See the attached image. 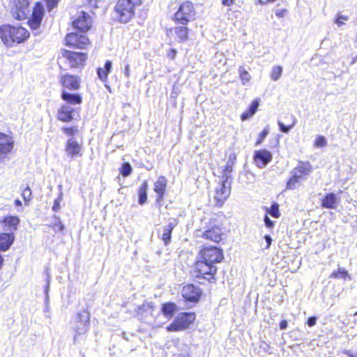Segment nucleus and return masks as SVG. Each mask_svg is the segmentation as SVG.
Instances as JSON below:
<instances>
[{
  "label": "nucleus",
  "instance_id": "f257e3e1",
  "mask_svg": "<svg viewBox=\"0 0 357 357\" xmlns=\"http://www.w3.org/2000/svg\"><path fill=\"white\" fill-rule=\"evenodd\" d=\"M29 33L22 26L3 25L0 26V37L6 46H13L15 43H20L28 38Z\"/></svg>",
  "mask_w": 357,
  "mask_h": 357
},
{
  "label": "nucleus",
  "instance_id": "f03ea898",
  "mask_svg": "<svg viewBox=\"0 0 357 357\" xmlns=\"http://www.w3.org/2000/svg\"><path fill=\"white\" fill-rule=\"evenodd\" d=\"M86 59V54L84 53L63 50L58 57V63L61 69L67 70L68 68H76L82 65Z\"/></svg>",
  "mask_w": 357,
  "mask_h": 357
},
{
  "label": "nucleus",
  "instance_id": "7ed1b4c3",
  "mask_svg": "<svg viewBox=\"0 0 357 357\" xmlns=\"http://www.w3.org/2000/svg\"><path fill=\"white\" fill-rule=\"evenodd\" d=\"M312 170L309 162H299L298 165L291 172V176L287 183V189L294 190Z\"/></svg>",
  "mask_w": 357,
  "mask_h": 357
},
{
  "label": "nucleus",
  "instance_id": "20e7f679",
  "mask_svg": "<svg viewBox=\"0 0 357 357\" xmlns=\"http://www.w3.org/2000/svg\"><path fill=\"white\" fill-rule=\"evenodd\" d=\"M90 314L88 310L79 311L76 316L73 326L74 342L78 341L79 337L84 335L89 328Z\"/></svg>",
  "mask_w": 357,
  "mask_h": 357
},
{
  "label": "nucleus",
  "instance_id": "39448f33",
  "mask_svg": "<svg viewBox=\"0 0 357 357\" xmlns=\"http://www.w3.org/2000/svg\"><path fill=\"white\" fill-rule=\"evenodd\" d=\"M137 5L132 1L118 0L115 11L121 22H128L135 15V7Z\"/></svg>",
  "mask_w": 357,
  "mask_h": 357
},
{
  "label": "nucleus",
  "instance_id": "423d86ee",
  "mask_svg": "<svg viewBox=\"0 0 357 357\" xmlns=\"http://www.w3.org/2000/svg\"><path fill=\"white\" fill-rule=\"evenodd\" d=\"M195 15L193 3L190 1H185L179 6L174 17L177 22L181 24H187L188 22L194 19Z\"/></svg>",
  "mask_w": 357,
  "mask_h": 357
},
{
  "label": "nucleus",
  "instance_id": "0eeeda50",
  "mask_svg": "<svg viewBox=\"0 0 357 357\" xmlns=\"http://www.w3.org/2000/svg\"><path fill=\"white\" fill-rule=\"evenodd\" d=\"M215 273L216 267L203 259L197 261L195 264L193 275L197 278L210 280Z\"/></svg>",
  "mask_w": 357,
  "mask_h": 357
},
{
  "label": "nucleus",
  "instance_id": "6e6552de",
  "mask_svg": "<svg viewBox=\"0 0 357 357\" xmlns=\"http://www.w3.org/2000/svg\"><path fill=\"white\" fill-rule=\"evenodd\" d=\"M195 319L194 313H182L167 327L169 331H178L185 329Z\"/></svg>",
  "mask_w": 357,
  "mask_h": 357
},
{
  "label": "nucleus",
  "instance_id": "1a4fd4ad",
  "mask_svg": "<svg viewBox=\"0 0 357 357\" xmlns=\"http://www.w3.org/2000/svg\"><path fill=\"white\" fill-rule=\"evenodd\" d=\"M200 255L202 259L212 265L220 262L223 258L222 250L217 247L204 248L201 250Z\"/></svg>",
  "mask_w": 357,
  "mask_h": 357
},
{
  "label": "nucleus",
  "instance_id": "9d476101",
  "mask_svg": "<svg viewBox=\"0 0 357 357\" xmlns=\"http://www.w3.org/2000/svg\"><path fill=\"white\" fill-rule=\"evenodd\" d=\"M28 0H10L9 2L13 15L20 20L25 17L28 11Z\"/></svg>",
  "mask_w": 357,
  "mask_h": 357
},
{
  "label": "nucleus",
  "instance_id": "9b49d317",
  "mask_svg": "<svg viewBox=\"0 0 357 357\" xmlns=\"http://www.w3.org/2000/svg\"><path fill=\"white\" fill-rule=\"evenodd\" d=\"M66 44L73 47L84 49L89 44V40L82 34L70 33L66 37Z\"/></svg>",
  "mask_w": 357,
  "mask_h": 357
},
{
  "label": "nucleus",
  "instance_id": "f8f14e48",
  "mask_svg": "<svg viewBox=\"0 0 357 357\" xmlns=\"http://www.w3.org/2000/svg\"><path fill=\"white\" fill-rule=\"evenodd\" d=\"M231 192V182L222 181L221 183L216 188L214 199L217 201V204L222 206L226 199L229 197Z\"/></svg>",
  "mask_w": 357,
  "mask_h": 357
},
{
  "label": "nucleus",
  "instance_id": "ddd939ff",
  "mask_svg": "<svg viewBox=\"0 0 357 357\" xmlns=\"http://www.w3.org/2000/svg\"><path fill=\"white\" fill-rule=\"evenodd\" d=\"M43 16V5L40 2L36 3L33 10L31 18L29 20V26L31 29L36 30L40 26Z\"/></svg>",
  "mask_w": 357,
  "mask_h": 357
},
{
  "label": "nucleus",
  "instance_id": "4468645a",
  "mask_svg": "<svg viewBox=\"0 0 357 357\" xmlns=\"http://www.w3.org/2000/svg\"><path fill=\"white\" fill-rule=\"evenodd\" d=\"M14 143L11 136L0 132V159L4 158L7 154L11 152Z\"/></svg>",
  "mask_w": 357,
  "mask_h": 357
},
{
  "label": "nucleus",
  "instance_id": "2eb2a0df",
  "mask_svg": "<svg viewBox=\"0 0 357 357\" xmlns=\"http://www.w3.org/2000/svg\"><path fill=\"white\" fill-rule=\"evenodd\" d=\"M272 160V154L266 149L255 151L254 153L255 164L259 168L265 167Z\"/></svg>",
  "mask_w": 357,
  "mask_h": 357
},
{
  "label": "nucleus",
  "instance_id": "dca6fc26",
  "mask_svg": "<svg viewBox=\"0 0 357 357\" xmlns=\"http://www.w3.org/2000/svg\"><path fill=\"white\" fill-rule=\"evenodd\" d=\"M91 24L92 20L90 16L84 12H81L77 18L73 23L74 28L82 32L88 31L91 28Z\"/></svg>",
  "mask_w": 357,
  "mask_h": 357
},
{
  "label": "nucleus",
  "instance_id": "f3484780",
  "mask_svg": "<svg viewBox=\"0 0 357 357\" xmlns=\"http://www.w3.org/2000/svg\"><path fill=\"white\" fill-rule=\"evenodd\" d=\"M65 151L72 158L82 155V144H79L75 138L72 137L66 142Z\"/></svg>",
  "mask_w": 357,
  "mask_h": 357
},
{
  "label": "nucleus",
  "instance_id": "a211bd4d",
  "mask_svg": "<svg viewBox=\"0 0 357 357\" xmlns=\"http://www.w3.org/2000/svg\"><path fill=\"white\" fill-rule=\"evenodd\" d=\"M181 294L183 297L186 300L192 302H196L198 301L201 292L198 287H195L192 284H188L183 287Z\"/></svg>",
  "mask_w": 357,
  "mask_h": 357
},
{
  "label": "nucleus",
  "instance_id": "6ab92c4d",
  "mask_svg": "<svg viewBox=\"0 0 357 357\" xmlns=\"http://www.w3.org/2000/svg\"><path fill=\"white\" fill-rule=\"evenodd\" d=\"M176 225L177 220L176 219L172 218L169 220L168 224L167 225H164L162 227V233L160 234V238L165 245H168L170 243L171 234L172 230L176 226Z\"/></svg>",
  "mask_w": 357,
  "mask_h": 357
},
{
  "label": "nucleus",
  "instance_id": "aec40b11",
  "mask_svg": "<svg viewBox=\"0 0 357 357\" xmlns=\"http://www.w3.org/2000/svg\"><path fill=\"white\" fill-rule=\"evenodd\" d=\"M19 223L20 219L17 216L6 217L2 221L3 229L5 232L14 234Z\"/></svg>",
  "mask_w": 357,
  "mask_h": 357
},
{
  "label": "nucleus",
  "instance_id": "412c9836",
  "mask_svg": "<svg viewBox=\"0 0 357 357\" xmlns=\"http://www.w3.org/2000/svg\"><path fill=\"white\" fill-rule=\"evenodd\" d=\"M167 181L165 176H160L154 183L153 190L157 193V201L160 202L163 199L165 190L167 188Z\"/></svg>",
  "mask_w": 357,
  "mask_h": 357
},
{
  "label": "nucleus",
  "instance_id": "4be33fe9",
  "mask_svg": "<svg viewBox=\"0 0 357 357\" xmlns=\"http://www.w3.org/2000/svg\"><path fill=\"white\" fill-rule=\"evenodd\" d=\"M61 84L63 87L70 90H77L79 88V79L77 76L66 75L62 77Z\"/></svg>",
  "mask_w": 357,
  "mask_h": 357
},
{
  "label": "nucleus",
  "instance_id": "5701e85b",
  "mask_svg": "<svg viewBox=\"0 0 357 357\" xmlns=\"http://www.w3.org/2000/svg\"><path fill=\"white\" fill-rule=\"evenodd\" d=\"M15 240V235L12 233H0V250H8Z\"/></svg>",
  "mask_w": 357,
  "mask_h": 357
},
{
  "label": "nucleus",
  "instance_id": "b1692460",
  "mask_svg": "<svg viewBox=\"0 0 357 357\" xmlns=\"http://www.w3.org/2000/svg\"><path fill=\"white\" fill-rule=\"evenodd\" d=\"M203 236L206 239L218 243L222 239L221 229L219 227H213L212 228L206 230L204 233Z\"/></svg>",
  "mask_w": 357,
  "mask_h": 357
},
{
  "label": "nucleus",
  "instance_id": "393cba45",
  "mask_svg": "<svg viewBox=\"0 0 357 357\" xmlns=\"http://www.w3.org/2000/svg\"><path fill=\"white\" fill-rule=\"evenodd\" d=\"M73 107L67 105H64L58 112V119L64 122L70 121L73 119Z\"/></svg>",
  "mask_w": 357,
  "mask_h": 357
},
{
  "label": "nucleus",
  "instance_id": "a878e982",
  "mask_svg": "<svg viewBox=\"0 0 357 357\" xmlns=\"http://www.w3.org/2000/svg\"><path fill=\"white\" fill-rule=\"evenodd\" d=\"M324 208L335 209L337 206V197L333 193L327 194L321 200Z\"/></svg>",
  "mask_w": 357,
  "mask_h": 357
},
{
  "label": "nucleus",
  "instance_id": "bb28decb",
  "mask_svg": "<svg viewBox=\"0 0 357 357\" xmlns=\"http://www.w3.org/2000/svg\"><path fill=\"white\" fill-rule=\"evenodd\" d=\"M61 98L69 104L76 105L82 102V97L79 94L70 93L66 91H62Z\"/></svg>",
  "mask_w": 357,
  "mask_h": 357
},
{
  "label": "nucleus",
  "instance_id": "cd10ccee",
  "mask_svg": "<svg viewBox=\"0 0 357 357\" xmlns=\"http://www.w3.org/2000/svg\"><path fill=\"white\" fill-rule=\"evenodd\" d=\"M234 164V162L233 160L229 158V160L227 162V165L225 167H220L222 169L221 174L222 177V181H229V179L231 178V173L233 170V165Z\"/></svg>",
  "mask_w": 357,
  "mask_h": 357
},
{
  "label": "nucleus",
  "instance_id": "c85d7f7f",
  "mask_svg": "<svg viewBox=\"0 0 357 357\" xmlns=\"http://www.w3.org/2000/svg\"><path fill=\"white\" fill-rule=\"evenodd\" d=\"M112 66V61H107L105 62V66H104L103 68H98L97 74H98V77L102 81H106L107 80V75H108V74L109 73V72L111 70Z\"/></svg>",
  "mask_w": 357,
  "mask_h": 357
},
{
  "label": "nucleus",
  "instance_id": "c756f323",
  "mask_svg": "<svg viewBox=\"0 0 357 357\" xmlns=\"http://www.w3.org/2000/svg\"><path fill=\"white\" fill-rule=\"evenodd\" d=\"M147 189H148V182L147 181H144L141 184L139 190H138V196L139 200L138 202L139 204L142 205L146 202L147 200Z\"/></svg>",
  "mask_w": 357,
  "mask_h": 357
},
{
  "label": "nucleus",
  "instance_id": "7c9ffc66",
  "mask_svg": "<svg viewBox=\"0 0 357 357\" xmlns=\"http://www.w3.org/2000/svg\"><path fill=\"white\" fill-rule=\"evenodd\" d=\"M177 307L173 303H167L162 305V312L166 317H172L176 312Z\"/></svg>",
  "mask_w": 357,
  "mask_h": 357
},
{
  "label": "nucleus",
  "instance_id": "2f4dec72",
  "mask_svg": "<svg viewBox=\"0 0 357 357\" xmlns=\"http://www.w3.org/2000/svg\"><path fill=\"white\" fill-rule=\"evenodd\" d=\"M175 33L180 40V41H184L188 39V28L185 26H178L175 28Z\"/></svg>",
  "mask_w": 357,
  "mask_h": 357
},
{
  "label": "nucleus",
  "instance_id": "473e14b6",
  "mask_svg": "<svg viewBox=\"0 0 357 357\" xmlns=\"http://www.w3.org/2000/svg\"><path fill=\"white\" fill-rule=\"evenodd\" d=\"M238 73L241 80L243 85H245L247 83L250 82V75L246 70H245L243 67H240L238 68Z\"/></svg>",
  "mask_w": 357,
  "mask_h": 357
},
{
  "label": "nucleus",
  "instance_id": "72a5a7b5",
  "mask_svg": "<svg viewBox=\"0 0 357 357\" xmlns=\"http://www.w3.org/2000/svg\"><path fill=\"white\" fill-rule=\"evenodd\" d=\"M31 195H32V192H31V190L30 189V188L29 186H26L22 190V197L24 199V204L28 206L29 204V202L31 199Z\"/></svg>",
  "mask_w": 357,
  "mask_h": 357
},
{
  "label": "nucleus",
  "instance_id": "f704fd0d",
  "mask_svg": "<svg viewBox=\"0 0 357 357\" xmlns=\"http://www.w3.org/2000/svg\"><path fill=\"white\" fill-rule=\"evenodd\" d=\"M282 73V68L280 66L273 67L271 77L273 80L277 81L280 79Z\"/></svg>",
  "mask_w": 357,
  "mask_h": 357
},
{
  "label": "nucleus",
  "instance_id": "c9c22d12",
  "mask_svg": "<svg viewBox=\"0 0 357 357\" xmlns=\"http://www.w3.org/2000/svg\"><path fill=\"white\" fill-rule=\"evenodd\" d=\"M266 211L273 218H278L280 216L279 211V205L277 203L272 204L270 208H266Z\"/></svg>",
  "mask_w": 357,
  "mask_h": 357
},
{
  "label": "nucleus",
  "instance_id": "e433bc0d",
  "mask_svg": "<svg viewBox=\"0 0 357 357\" xmlns=\"http://www.w3.org/2000/svg\"><path fill=\"white\" fill-rule=\"evenodd\" d=\"M327 145V140L325 137L319 135L314 140V146L317 148H322Z\"/></svg>",
  "mask_w": 357,
  "mask_h": 357
},
{
  "label": "nucleus",
  "instance_id": "4c0bfd02",
  "mask_svg": "<svg viewBox=\"0 0 357 357\" xmlns=\"http://www.w3.org/2000/svg\"><path fill=\"white\" fill-rule=\"evenodd\" d=\"M132 167L131 165L128 163H123L122 165V167L121 168V173L123 176H128L132 173Z\"/></svg>",
  "mask_w": 357,
  "mask_h": 357
},
{
  "label": "nucleus",
  "instance_id": "58836bf2",
  "mask_svg": "<svg viewBox=\"0 0 357 357\" xmlns=\"http://www.w3.org/2000/svg\"><path fill=\"white\" fill-rule=\"evenodd\" d=\"M52 227L55 231H62L65 227L62 224L61 220L59 218L55 217V221L53 223Z\"/></svg>",
  "mask_w": 357,
  "mask_h": 357
},
{
  "label": "nucleus",
  "instance_id": "ea45409f",
  "mask_svg": "<svg viewBox=\"0 0 357 357\" xmlns=\"http://www.w3.org/2000/svg\"><path fill=\"white\" fill-rule=\"evenodd\" d=\"M296 119L294 118V121H293V123L291 125V126H285L283 123H282L281 121H278V126L280 127V130L282 132H284V133H288L289 132V130L294 126L295 123H296Z\"/></svg>",
  "mask_w": 357,
  "mask_h": 357
},
{
  "label": "nucleus",
  "instance_id": "a19ab883",
  "mask_svg": "<svg viewBox=\"0 0 357 357\" xmlns=\"http://www.w3.org/2000/svg\"><path fill=\"white\" fill-rule=\"evenodd\" d=\"M63 193L61 192L58 198L54 201V204L52 206V210L55 212L58 211L60 209V202L62 200Z\"/></svg>",
  "mask_w": 357,
  "mask_h": 357
},
{
  "label": "nucleus",
  "instance_id": "79ce46f5",
  "mask_svg": "<svg viewBox=\"0 0 357 357\" xmlns=\"http://www.w3.org/2000/svg\"><path fill=\"white\" fill-rule=\"evenodd\" d=\"M268 128H264V130L259 134V138L257 139L256 142V146H258L261 144L262 140L268 135Z\"/></svg>",
  "mask_w": 357,
  "mask_h": 357
},
{
  "label": "nucleus",
  "instance_id": "37998d69",
  "mask_svg": "<svg viewBox=\"0 0 357 357\" xmlns=\"http://www.w3.org/2000/svg\"><path fill=\"white\" fill-rule=\"evenodd\" d=\"M348 275V273L347 271L338 269L337 271L333 272L331 275L332 278H337L339 276H341L343 278H345L346 276Z\"/></svg>",
  "mask_w": 357,
  "mask_h": 357
},
{
  "label": "nucleus",
  "instance_id": "c03bdc74",
  "mask_svg": "<svg viewBox=\"0 0 357 357\" xmlns=\"http://www.w3.org/2000/svg\"><path fill=\"white\" fill-rule=\"evenodd\" d=\"M348 17L342 15H339L335 20V23L339 26H342L344 24V20H347Z\"/></svg>",
  "mask_w": 357,
  "mask_h": 357
},
{
  "label": "nucleus",
  "instance_id": "a18cd8bd",
  "mask_svg": "<svg viewBox=\"0 0 357 357\" xmlns=\"http://www.w3.org/2000/svg\"><path fill=\"white\" fill-rule=\"evenodd\" d=\"M259 105V102L258 100H255L252 102V104L250 105V106L249 107V111L251 112V114H255L257 112Z\"/></svg>",
  "mask_w": 357,
  "mask_h": 357
},
{
  "label": "nucleus",
  "instance_id": "49530a36",
  "mask_svg": "<svg viewBox=\"0 0 357 357\" xmlns=\"http://www.w3.org/2000/svg\"><path fill=\"white\" fill-rule=\"evenodd\" d=\"M63 130L66 135L72 137L77 132V130L75 128H63Z\"/></svg>",
  "mask_w": 357,
  "mask_h": 357
},
{
  "label": "nucleus",
  "instance_id": "de8ad7c7",
  "mask_svg": "<svg viewBox=\"0 0 357 357\" xmlns=\"http://www.w3.org/2000/svg\"><path fill=\"white\" fill-rule=\"evenodd\" d=\"M287 13V10L282 8V9H278L275 10V15L278 17L282 18L284 17Z\"/></svg>",
  "mask_w": 357,
  "mask_h": 357
},
{
  "label": "nucleus",
  "instance_id": "09e8293b",
  "mask_svg": "<svg viewBox=\"0 0 357 357\" xmlns=\"http://www.w3.org/2000/svg\"><path fill=\"white\" fill-rule=\"evenodd\" d=\"M254 114H251V112L249 109L245 112H243L241 116V119L242 121H245L251 118Z\"/></svg>",
  "mask_w": 357,
  "mask_h": 357
},
{
  "label": "nucleus",
  "instance_id": "8fccbe9b",
  "mask_svg": "<svg viewBox=\"0 0 357 357\" xmlns=\"http://www.w3.org/2000/svg\"><path fill=\"white\" fill-rule=\"evenodd\" d=\"M264 220L266 226L268 228H273V227L274 223H273V222L272 220H271V219L268 218V216L267 215H265Z\"/></svg>",
  "mask_w": 357,
  "mask_h": 357
},
{
  "label": "nucleus",
  "instance_id": "3c124183",
  "mask_svg": "<svg viewBox=\"0 0 357 357\" xmlns=\"http://www.w3.org/2000/svg\"><path fill=\"white\" fill-rule=\"evenodd\" d=\"M236 0H222V4L225 6H231L234 4Z\"/></svg>",
  "mask_w": 357,
  "mask_h": 357
},
{
  "label": "nucleus",
  "instance_id": "603ef678",
  "mask_svg": "<svg viewBox=\"0 0 357 357\" xmlns=\"http://www.w3.org/2000/svg\"><path fill=\"white\" fill-rule=\"evenodd\" d=\"M89 6L91 8H96L98 7V0H89Z\"/></svg>",
  "mask_w": 357,
  "mask_h": 357
},
{
  "label": "nucleus",
  "instance_id": "864d4df0",
  "mask_svg": "<svg viewBox=\"0 0 357 357\" xmlns=\"http://www.w3.org/2000/svg\"><path fill=\"white\" fill-rule=\"evenodd\" d=\"M124 75L126 78L130 77V65L127 63L125 66L124 70H123Z\"/></svg>",
  "mask_w": 357,
  "mask_h": 357
},
{
  "label": "nucleus",
  "instance_id": "5fc2aeb1",
  "mask_svg": "<svg viewBox=\"0 0 357 357\" xmlns=\"http://www.w3.org/2000/svg\"><path fill=\"white\" fill-rule=\"evenodd\" d=\"M264 239H265V241L266 242V244H267L266 248L268 249V248H270V246L271 245L272 238H271V237L269 235H266L264 236Z\"/></svg>",
  "mask_w": 357,
  "mask_h": 357
},
{
  "label": "nucleus",
  "instance_id": "6e6d98bb",
  "mask_svg": "<svg viewBox=\"0 0 357 357\" xmlns=\"http://www.w3.org/2000/svg\"><path fill=\"white\" fill-rule=\"evenodd\" d=\"M316 321H317L316 317H310V318L308 319V320H307V325H308L309 326H310V327H311V326H314V325H315V324H316Z\"/></svg>",
  "mask_w": 357,
  "mask_h": 357
},
{
  "label": "nucleus",
  "instance_id": "4d7b16f0",
  "mask_svg": "<svg viewBox=\"0 0 357 357\" xmlns=\"http://www.w3.org/2000/svg\"><path fill=\"white\" fill-rule=\"evenodd\" d=\"M57 2L56 1H50L47 3V7L50 10L52 9L54 7L56 6Z\"/></svg>",
  "mask_w": 357,
  "mask_h": 357
},
{
  "label": "nucleus",
  "instance_id": "13d9d810",
  "mask_svg": "<svg viewBox=\"0 0 357 357\" xmlns=\"http://www.w3.org/2000/svg\"><path fill=\"white\" fill-rule=\"evenodd\" d=\"M287 327V322L286 320H282L280 324V328L282 330L286 329Z\"/></svg>",
  "mask_w": 357,
  "mask_h": 357
},
{
  "label": "nucleus",
  "instance_id": "bf43d9fd",
  "mask_svg": "<svg viewBox=\"0 0 357 357\" xmlns=\"http://www.w3.org/2000/svg\"><path fill=\"white\" fill-rule=\"evenodd\" d=\"M175 55H176V50H172L170 53L168 54V56L173 59V58H174Z\"/></svg>",
  "mask_w": 357,
  "mask_h": 357
},
{
  "label": "nucleus",
  "instance_id": "052dcab7",
  "mask_svg": "<svg viewBox=\"0 0 357 357\" xmlns=\"http://www.w3.org/2000/svg\"><path fill=\"white\" fill-rule=\"evenodd\" d=\"M49 288H50V282H49V281H47V285L45 287V294H46V298H47V297H48Z\"/></svg>",
  "mask_w": 357,
  "mask_h": 357
},
{
  "label": "nucleus",
  "instance_id": "680f3d73",
  "mask_svg": "<svg viewBox=\"0 0 357 357\" xmlns=\"http://www.w3.org/2000/svg\"><path fill=\"white\" fill-rule=\"evenodd\" d=\"M15 206H22V202L20 199H15Z\"/></svg>",
  "mask_w": 357,
  "mask_h": 357
},
{
  "label": "nucleus",
  "instance_id": "e2e57ef3",
  "mask_svg": "<svg viewBox=\"0 0 357 357\" xmlns=\"http://www.w3.org/2000/svg\"><path fill=\"white\" fill-rule=\"evenodd\" d=\"M347 354L350 356V357H357V356H354L351 354H350L349 351L347 352Z\"/></svg>",
  "mask_w": 357,
  "mask_h": 357
},
{
  "label": "nucleus",
  "instance_id": "0e129e2a",
  "mask_svg": "<svg viewBox=\"0 0 357 357\" xmlns=\"http://www.w3.org/2000/svg\"><path fill=\"white\" fill-rule=\"evenodd\" d=\"M347 354L350 356V357H357V356H354L351 354H350L349 351L347 352Z\"/></svg>",
  "mask_w": 357,
  "mask_h": 357
},
{
  "label": "nucleus",
  "instance_id": "69168bd1",
  "mask_svg": "<svg viewBox=\"0 0 357 357\" xmlns=\"http://www.w3.org/2000/svg\"><path fill=\"white\" fill-rule=\"evenodd\" d=\"M275 0H267V2H274Z\"/></svg>",
  "mask_w": 357,
  "mask_h": 357
},
{
  "label": "nucleus",
  "instance_id": "338daca9",
  "mask_svg": "<svg viewBox=\"0 0 357 357\" xmlns=\"http://www.w3.org/2000/svg\"><path fill=\"white\" fill-rule=\"evenodd\" d=\"M354 315H357V312L354 314Z\"/></svg>",
  "mask_w": 357,
  "mask_h": 357
}]
</instances>
